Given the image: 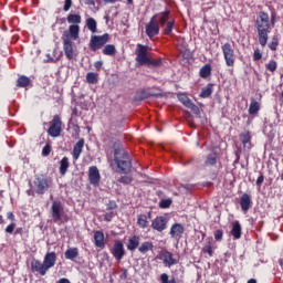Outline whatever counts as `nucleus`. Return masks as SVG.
<instances>
[{"label": "nucleus", "mask_w": 283, "mask_h": 283, "mask_svg": "<svg viewBox=\"0 0 283 283\" xmlns=\"http://www.w3.org/2000/svg\"><path fill=\"white\" fill-rule=\"evenodd\" d=\"M66 21L70 23V27L62 34V45L67 61H72L74 59L73 41H78L81 36V23L83 18L78 13H69Z\"/></svg>", "instance_id": "f257e3e1"}, {"label": "nucleus", "mask_w": 283, "mask_h": 283, "mask_svg": "<svg viewBox=\"0 0 283 283\" xmlns=\"http://www.w3.org/2000/svg\"><path fill=\"white\" fill-rule=\"evenodd\" d=\"M111 167L117 171V174L132 172V158L129 157V153H127L122 145H117L114 148V159L111 161Z\"/></svg>", "instance_id": "f03ea898"}, {"label": "nucleus", "mask_w": 283, "mask_h": 283, "mask_svg": "<svg viewBox=\"0 0 283 283\" xmlns=\"http://www.w3.org/2000/svg\"><path fill=\"white\" fill-rule=\"evenodd\" d=\"M254 28L256 30L260 45L265 48L266 43H269V34H271L272 30L269 13L260 11L256 15Z\"/></svg>", "instance_id": "7ed1b4c3"}, {"label": "nucleus", "mask_w": 283, "mask_h": 283, "mask_svg": "<svg viewBox=\"0 0 283 283\" xmlns=\"http://www.w3.org/2000/svg\"><path fill=\"white\" fill-rule=\"evenodd\" d=\"M109 43V33H104L103 35H92L88 48L91 52H97L101 48L104 56H115L116 55V45L107 44Z\"/></svg>", "instance_id": "20e7f679"}, {"label": "nucleus", "mask_w": 283, "mask_h": 283, "mask_svg": "<svg viewBox=\"0 0 283 283\" xmlns=\"http://www.w3.org/2000/svg\"><path fill=\"white\" fill-rule=\"evenodd\" d=\"M149 46L137 44V49L135 51L136 62L138 63V65H154L155 67H158L161 62L158 60H151L150 56L147 54Z\"/></svg>", "instance_id": "39448f33"}, {"label": "nucleus", "mask_w": 283, "mask_h": 283, "mask_svg": "<svg viewBox=\"0 0 283 283\" xmlns=\"http://www.w3.org/2000/svg\"><path fill=\"white\" fill-rule=\"evenodd\" d=\"M50 187H52V179L45 175L36 176L33 184H31V189H34L38 196H43V193H46V191L50 190Z\"/></svg>", "instance_id": "423d86ee"}, {"label": "nucleus", "mask_w": 283, "mask_h": 283, "mask_svg": "<svg viewBox=\"0 0 283 283\" xmlns=\"http://www.w3.org/2000/svg\"><path fill=\"white\" fill-rule=\"evenodd\" d=\"M222 53H223V59L226 61V65L228 67H233L235 65V50H233V46L231 43L226 42L221 46Z\"/></svg>", "instance_id": "0eeeda50"}, {"label": "nucleus", "mask_w": 283, "mask_h": 283, "mask_svg": "<svg viewBox=\"0 0 283 283\" xmlns=\"http://www.w3.org/2000/svg\"><path fill=\"white\" fill-rule=\"evenodd\" d=\"M50 127L48 129L49 136L52 138H59L61 136L63 120H61L60 115H54L53 119L49 123Z\"/></svg>", "instance_id": "6e6552de"}, {"label": "nucleus", "mask_w": 283, "mask_h": 283, "mask_svg": "<svg viewBox=\"0 0 283 283\" xmlns=\"http://www.w3.org/2000/svg\"><path fill=\"white\" fill-rule=\"evenodd\" d=\"M146 34L149 39H154V36L160 34V24L158 20H156V15H153L150 21L146 24Z\"/></svg>", "instance_id": "1a4fd4ad"}, {"label": "nucleus", "mask_w": 283, "mask_h": 283, "mask_svg": "<svg viewBox=\"0 0 283 283\" xmlns=\"http://www.w3.org/2000/svg\"><path fill=\"white\" fill-rule=\"evenodd\" d=\"M167 224H169V220H167V217L158 216L151 221L150 227L154 231L163 233V231H166Z\"/></svg>", "instance_id": "9d476101"}, {"label": "nucleus", "mask_w": 283, "mask_h": 283, "mask_svg": "<svg viewBox=\"0 0 283 283\" xmlns=\"http://www.w3.org/2000/svg\"><path fill=\"white\" fill-rule=\"evenodd\" d=\"M159 260L163 261V264L166 265L168 269L178 264V260L174 258V253L169 252V250H163L159 252Z\"/></svg>", "instance_id": "9b49d317"}, {"label": "nucleus", "mask_w": 283, "mask_h": 283, "mask_svg": "<svg viewBox=\"0 0 283 283\" xmlns=\"http://www.w3.org/2000/svg\"><path fill=\"white\" fill-rule=\"evenodd\" d=\"M111 253L113 255V258H115V260H117V262H120V260H123V258H125V245H123V241L117 240L115 241Z\"/></svg>", "instance_id": "f8f14e48"}, {"label": "nucleus", "mask_w": 283, "mask_h": 283, "mask_svg": "<svg viewBox=\"0 0 283 283\" xmlns=\"http://www.w3.org/2000/svg\"><path fill=\"white\" fill-rule=\"evenodd\" d=\"M88 181H90V185H92L93 187H99L101 171L98 170V167L91 166L88 168Z\"/></svg>", "instance_id": "ddd939ff"}, {"label": "nucleus", "mask_w": 283, "mask_h": 283, "mask_svg": "<svg viewBox=\"0 0 283 283\" xmlns=\"http://www.w3.org/2000/svg\"><path fill=\"white\" fill-rule=\"evenodd\" d=\"M63 213V205L59 200H54L51 206V216L53 218V222H59L62 220Z\"/></svg>", "instance_id": "4468645a"}, {"label": "nucleus", "mask_w": 283, "mask_h": 283, "mask_svg": "<svg viewBox=\"0 0 283 283\" xmlns=\"http://www.w3.org/2000/svg\"><path fill=\"white\" fill-rule=\"evenodd\" d=\"M169 235L172 240H181L182 235H185V226L182 223H174L170 227Z\"/></svg>", "instance_id": "2eb2a0df"}, {"label": "nucleus", "mask_w": 283, "mask_h": 283, "mask_svg": "<svg viewBox=\"0 0 283 283\" xmlns=\"http://www.w3.org/2000/svg\"><path fill=\"white\" fill-rule=\"evenodd\" d=\"M171 10L165 9V11L156 13L154 17H156V21H158L160 28H165L168 22L174 21V19L170 18Z\"/></svg>", "instance_id": "dca6fc26"}, {"label": "nucleus", "mask_w": 283, "mask_h": 283, "mask_svg": "<svg viewBox=\"0 0 283 283\" xmlns=\"http://www.w3.org/2000/svg\"><path fill=\"white\" fill-rule=\"evenodd\" d=\"M31 270L33 273H40V275H45L48 273V268H45V263H41V261L34 259L31 261Z\"/></svg>", "instance_id": "f3484780"}, {"label": "nucleus", "mask_w": 283, "mask_h": 283, "mask_svg": "<svg viewBox=\"0 0 283 283\" xmlns=\"http://www.w3.org/2000/svg\"><path fill=\"white\" fill-rule=\"evenodd\" d=\"M83 147H85V139L81 138L73 147V160H78L81 154H83Z\"/></svg>", "instance_id": "a211bd4d"}, {"label": "nucleus", "mask_w": 283, "mask_h": 283, "mask_svg": "<svg viewBox=\"0 0 283 283\" xmlns=\"http://www.w3.org/2000/svg\"><path fill=\"white\" fill-rule=\"evenodd\" d=\"M43 263L46 268V271H50V269L56 264V252H48L44 256Z\"/></svg>", "instance_id": "6ab92c4d"}, {"label": "nucleus", "mask_w": 283, "mask_h": 283, "mask_svg": "<svg viewBox=\"0 0 283 283\" xmlns=\"http://www.w3.org/2000/svg\"><path fill=\"white\" fill-rule=\"evenodd\" d=\"M239 138H240V142L242 143V145H243V147H244V149H251V147H253L252 145H251V132H249V130H245V132H243V133H241L240 135H239Z\"/></svg>", "instance_id": "aec40b11"}, {"label": "nucleus", "mask_w": 283, "mask_h": 283, "mask_svg": "<svg viewBox=\"0 0 283 283\" xmlns=\"http://www.w3.org/2000/svg\"><path fill=\"white\" fill-rule=\"evenodd\" d=\"M251 196H249V193H243L240 198V207L241 210L244 211V213H247V211H249V209H251Z\"/></svg>", "instance_id": "412c9836"}, {"label": "nucleus", "mask_w": 283, "mask_h": 283, "mask_svg": "<svg viewBox=\"0 0 283 283\" xmlns=\"http://www.w3.org/2000/svg\"><path fill=\"white\" fill-rule=\"evenodd\" d=\"M230 233L233 240H240V238H242V226L240 224V221H234L232 223V229Z\"/></svg>", "instance_id": "4be33fe9"}, {"label": "nucleus", "mask_w": 283, "mask_h": 283, "mask_svg": "<svg viewBox=\"0 0 283 283\" xmlns=\"http://www.w3.org/2000/svg\"><path fill=\"white\" fill-rule=\"evenodd\" d=\"M94 243L97 249H103V247H105V234L103 231L94 232Z\"/></svg>", "instance_id": "5701e85b"}, {"label": "nucleus", "mask_w": 283, "mask_h": 283, "mask_svg": "<svg viewBox=\"0 0 283 283\" xmlns=\"http://www.w3.org/2000/svg\"><path fill=\"white\" fill-rule=\"evenodd\" d=\"M139 247H140V238L138 235L130 237L127 243V250L135 251Z\"/></svg>", "instance_id": "b1692460"}, {"label": "nucleus", "mask_w": 283, "mask_h": 283, "mask_svg": "<svg viewBox=\"0 0 283 283\" xmlns=\"http://www.w3.org/2000/svg\"><path fill=\"white\" fill-rule=\"evenodd\" d=\"M216 165H218V153L213 151L206 157L205 166L216 167Z\"/></svg>", "instance_id": "393cba45"}, {"label": "nucleus", "mask_w": 283, "mask_h": 283, "mask_svg": "<svg viewBox=\"0 0 283 283\" xmlns=\"http://www.w3.org/2000/svg\"><path fill=\"white\" fill-rule=\"evenodd\" d=\"M69 169H70V158L63 157L60 160V167H59L60 175L65 176V174H67Z\"/></svg>", "instance_id": "a878e982"}, {"label": "nucleus", "mask_w": 283, "mask_h": 283, "mask_svg": "<svg viewBox=\"0 0 283 283\" xmlns=\"http://www.w3.org/2000/svg\"><path fill=\"white\" fill-rule=\"evenodd\" d=\"M138 251L145 255L149 253V251H154V243L151 241H145L138 247Z\"/></svg>", "instance_id": "bb28decb"}, {"label": "nucleus", "mask_w": 283, "mask_h": 283, "mask_svg": "<svg viewBox=\"0 0 283 283\" xmlns=\"http://www.w3.org/2000/svg\"><path fill=\"white\" fill-rule=\"evenodd\" d=\"M137 226L139 229H147L149 227V220L147 219V214L142 213L137 216Z\"/></svg>", "instance_id": "cd10ccee"}, {"label": "nucleus", "mask_w": 283, "mask_h": 283, "mask_svg": "<svg viewBox=\"0 0 283 283\" xmlns=\"http://www.w3.org/2000/svg\"><path fill=\"white\" fill-rule=\"evenodd\" d=\"M149 96H151V94H149V92L142 88L136 92V94L134 96V101H136V102L145 101V99L149 98Z\"/></svg>", "instance_id": "c85d7f7f"}, {"label": "nucleus", "mask_w": 283, "mask_h": 283, "mask_svg": "<svg viewBox=\"0 0 283 283\" xmlns=\"http://www.w3.org/2000/svg\"><path fill=\"white\" fill-rule=\"evenodd\" d=\"M213 94V84H208L199 94L200 98H209Z\"/></svg>", "instance_id": "c756f323"}, {"label": "nucleus", "mask_w": 283, "mask_h": 283, "mask_svg": "<svg viewBox=\"0 0 283 283\" xmlns=\"http://www.w3.org/2000/svg\"><path fill=\"white\" fill-rule=\"evenodd\" d=\"M66 260H75L78 258V248H70L64 253Z\"/></svg>", "instance_id": "7c9ffc66"}, {"label": "nucleus", "mask_w": 283, "mask_h": 283, "mask_svg": "<svg viewBox=\"0 0 283 283\" xmlns=\"http://www.w3.org/2000/svg\"><path fill=\"white\" fill-rule=\"evenodd\" d=\"M199 76L201 78H209L211 76V64L203 65L199 71Z\"/></svg>", "instance_id": "2f4dec72"}, {"label": "nucleus", "mask_w": 283, "mask_h": 283, "mask_svg": "<svg viewBox=\"0 0 283 283\" xmlns=\"http://www.w3.org/2000/svg\"><path fill=\"white\" fill-rule=\"evenodd\" d=\"M30 83H32V80L25 75H22L17 80V87H28Z\"/></svg>", "instance_id": "473e14b6"}, {"label": "nucleus", "mask_w": 283, "mask_h": 283, "mask_svg": "<svg viewBox=\"0 0 283 283\" xmlns=\"http://www.w3.org/2000/svg\"><path fill=\"white\" fill-rule=\"evenodd\" d=\"M258 112H260V104L255 101V98H253L250 103L249 114L250 116H255Z\"/></svg>", "instance_id": "72a5a7b5"}, {"label": "nucleus", "mask_w": 283, "mask_h": 283, "mask_svg": "<svg viewBox=\"0 0 283 283\" xmlns=\"http://www.w3.org/2000/svg\"><path fill=\"white\" fill-rule=\"evenodd\" d=\"M174 25H176V20H170L168 23L164 27V34L166 36H171L174 32Z\"/></svg>", "instance_id": "f704fd0d"}, {"label": "nucleus", "mask_w": 283, "mask_h": 283, "mask_svg": "<svg viewBox=\"0 0 283 283\" xmlns=\"http://www.w3.org/2000/svg\"><path fill=\"white\" fill-rule=\"evenodd\" d=\"M86 82L90 85H96V83H98V74L94 72H88L86 74Z\"/></svg>", "instance_id": "c9c22d12"}, {"label": "nucleus", "mask_w": 283, "mask_h": 283, "mask_svg": "<svg viewBox=\"0 0 283 283\" xmlns=\"http://www.w3.org/2000/svg\"><path fill=\"white\" fill-rule=\"evenodd\" d=\"M86 28L87 30L93 32V34L96 33V28H97L96 20L94 18L86 19Z\"/></svg>", "instance_id": "e433bc0d"}, {"label": "nucleus", "mask_w": 283, "mask_h": 283, "mask_svg": "<svg viewBox=\"0 0 283 283\" xmlns=\"http://www.w3.org/2000/svg\"><path fill=\"white\" fill-rule=\"evenodd\" d=\"M117 182H119L120 185H132V182H134V177L132 176H122L117 179Z\"/></svg>", "instance_id": "4c0bfd02"}, {"label": "nucleus", "mask_w": 283, "mask_h": 283, "mask_svg": "<svg viewBox=\"0 0 283 283\" xmlns=\"http://www.w3.org/2000/svg\"><path fill=\"white\" fill-rule=\"evenodd\" d=\"M265 70L274 74V72L277 70V61L271 60L270 63L265 64Z\"/></svg>", "instance_id": "58836bf2"}, {"label": "nucleus", "mask_w": 283, "mask_h": 283, "mask_svg": "<svg viewBox=\"0 0 283 283\" xmlns=\"http://www.w3.org/2000/svg\"><path fill=\"white\" fill-rule=\"evenodd\" d=\"M178 101H180L182 105H185V107H187L191 103V98H189L187 94H178Z\"/></svg>", "instance_id": "ea45409f"}, {"label": "nucleus", "mask_w": 283, "mask_h": 283, "mask_svg": "<svg viewBox=\"0 0 283 283\" xmlns=\"http://www.w3.org/2000/svg\"><path fill=\"white\" fill-rule=\"evenodd\" d=\"M159 282L160 283H177L176 279L169 280V275L167 273L160 274Z\"/></svg>", "instance_id": "a19ab883"}, {"label": "nucleus", "mask_w": 283, "mask_h": 283, "mask_svg": "<svg viewBox=\"0 0 283 283\" xmlns=\"http://www.w3.org/2000/svg\"><path fill=\"white\" fill-rule=\"evenodd\" d=\"M171 199H163L160 202H159V208L160 209H169L171 207Z\"/></svg>", "instance_id": "79ce46f5"}, {"label": "nucleus", "mask_w": 283, "mask_h": 283, "mask_svg": "<svg viewBox=\"0 0 283 283\" xmlns=\"http://www.w3.org/2000/svg\"><path fill=\"white\" fill-rule=\"evenodd\" d=\"M202 253L209 254V258H213V247H211V243H208L202 248Z\"/></svg>", "instance_id": "37998d69"}, {"label": "nucleus", "mask_w": 283, "mask_h": 283, "mask_svg": "<svg viewBox=\"0 0 283 283\" xmlns=\"http://www.w3.org/2000/svg\"><path fill=\"white\" fill-rule=\"evenodd\" d=\"M188 109H191L193 114L197 116L200 114V107L198 105L193 104V102H190L189 105L186 106Z\"/></svg>", "instance_id": "c03bdc74"}, {"label": "nucleus", "mask_w": 283, "mask_h": 283, "mask_svg": "<svg viewBox=\"0 0 283 283\" xmlns=\"http://www.w3.org/2000/svg\"><path fill=\"white\" fill-rule=\"evenodd\" d=\"M213 235H214V240L217 242H222V239L224 238V231L223 230H216Z\"/></svg>", "instance_id": "a18cd8bd"}, {"label": "nucleus", "mask_w": 283, "mask_h": 283, "mask_svg": "<svg viewBox=\"0 0 283 283\" xmlns=\"http://www.w3.org/2000/svg\"><path fill=\"white\" fill-rule=\"evenodd\" d=\"M277 45H280V41L277 40V38H273L271 43L269 44L270 50H272V52H275V50H277Z\"/></svg>", "instance_id": "49530a36"}, {"label": "nucleus", "mask_w": 283, "mask_h": 283, "mask_svg": "<svg viewBox=\"0 0 283 283\" xmlns=\"http://www.w3.org/2000/svg\"><path fill=\"white\" fill-rule=\"evenodd\" d=\"M52 153V146L50 144H46L43 148H42V156H50V154Z\"/></svg>", "instance_id": "de8ad7c7"}, {"label": "nucleus", "mask_w": 283, "mask_h": 283, "mask_svg": "<svg viewBox=\"0 0 283 283\" xmlns=\"http://www.w3.org/2000/svg\"><path fill=\"white\" fill-rule=\"evenodd\" d=\"M14 229H17V223L11 222L9 226H7L4 231H6V233L12 234V233H14Z\"/></svg>", "instance_id": "09e8293b"}, {"label": "nucleus", "mask_w": 283, "mask_h": 283, "mask_svg": "<svg viewBox=\"0 0 283 283\" xmlns=\"http://www.w3.org/2000/svg\"><path fill=\"white\" fill-rule=\"evenodd\" d=\"M72 6H73L72 0H64L63 10L65 12H70V10L72 9Z\"/></svg>", "instance_id": "8fccbe9b"}, {"label": "nucleus", "mask_w": 283, "mask_h": 283, "mask_svg": "<svg viewBox=\"0 0 283 283\" xmlns=\"http://www.w3.org/2000/svg\"><path fill=\"white\" fill-rule=\"evenodd\" d=\"M262 59V52H260V49H255L253 53V61H260Z\"/></svg>", "instance_id": "3c124183"}, {"label": "nucleus", "mask_w": 283, "mask_h": 283, "mask_svg": "<svg viewBox=\"0 0 283 283\" xmlns=\"http://www.w3.org/2000/svg\"><path fill=\"white\" fill-rule=\"evenodd\" d=\"M263 182H264V175L261 172L256 179V187H262Z\"/></svg>", "instance_id": "603ef678"}, {"label": "nucleus", "mask_w": 283, "mask_h": 283, "mask_svg": "<svg viewBox=\"0 0 283 283\" xmlns=\"http://www.w3.org/2000/svg\"><path fill=\"white\" fill-rule=\"evenodd\" d=\"M120 271H122V274L119 275V279L120 280H127V276H128L127 269L122 268Z\"/></svg>", "instance_id": "864d4df0"}, {"label": "nucleus", "mask_w": 283, "mask_h": 283, "mask_svg": "<svg viewBox=\"0 0 283 283\" xmlns=\"http://www.w3.org/2000/svg\"><path fill=\"white\" fill-rule=\"evenodd\" d=\"M112 218H114V212H107L104 214L105 222H112Z\"/></svg>", "instance_id": "5fc2aeb1"}, {"label": "nucleus", "mask_w": 283, "mask_h": 283, "mask_svg": "<svg viewBox=\"0 0 283 283\" xmlns=\"http://www.w3.org/2000/svg\"><path fill=\"white\" fill-rule=\"evenodd\" d=\"M7 218L11 222H14L17 220V218L14 217V213L12 211L7 212Z\"/></svg>", "instance_id": "6e6d98bb"}, {"label": "nucleus", "mask_w": 283, "mask_h": 283, "mask_svg": "<svg viewBox=\"0 0 283 283\" xmlns=\"http://www.w3.org/2000/svg\"><path fill=\"white\" fill-rule=\"evenodd\" d=\"M94 67H95L96 70H101V67H103V62H102V61L95 62V63H94Z\"/></svg>", "instance_id": "4d7b16f0"}, {"label": "nucleus", "mask_w": 283, "mask_h": 283, "mask_svg": "<svg viewBox=\"0 0 283 283\" xmlns=\"http://www.w3.org/2000/svg\"><path fill=\"white\" fill-rule=\"evenodd\" d=\"M86 6H96V2L94 0H85Z\"/></svg>", "instance_id": "13d9d810"}, {"label": "nucleus", "mask_w": 283, "mask_h": 283, "mask_svg": "<svg viewBox=\"0 0 283 283\" xmlns=\"http://www.w3.org/2000/svg\"><path fill=\"white\" fill-rule=\"evenodd\" d=\"M270 23H271V28H273V25H275V14L271 15Z\"/></svg>", "instance_id": "bf43d9fd"}, {"label": "nucleus", "mask_w": 283, "mask_h": 283, "mask_svg": "<svg viewBox=\"0 0 283 283\" xmlns=\"http://www.w3.org/2000/svg\"><path fill=\"white\" fill-rule=\"evenodd\" d=\"M27 193H28V196H34V193H36V191H34V189L31 188V189L27 190Z\"/></svg>", "instance_id": "052dcab7"}, {"label": "nucleus", "mask_w": 283, "mask_h": 283, "mask_svg": "<svg viewBox=\"0 0 283 283\" xmlns=\"http://www.w3.org/2000/svg\"><path fill=\"white\" fill-rule=\"evenodd\" d=\"M73 116H78V108L74 107L72 111Z\"/></svg>", "instance_id": "680f3d73"}, {"label": "nucleus", "mask_w": 283, "mask_h": 283, "mask_svg": "<svg viewBox=\"0 0 283 283\" xmlns=\"http://www.w3.org/2000/svg\"><path fill=\"white\" fill-rule=\"evenodd\" d=\"M22 231H23V228H18V229L15 230V232H14V235L21 234Z\"/></svg>", "instance_id": "e2e57ef3"}, {"label": "nucleus", "mask_w": 283, "mask_h": 283, "mask_svg": "<svg viewBox=\"0 0 283 283\" xmlns=\"http://www.w3.org/2000/svg\"><path fill=\"white\" fill-rule=\"evenodd\" d=\"M62 218H63L64 222H70V217H67V214H64Z\"/></svg>", "instance_id": "0e129e2a"}, {"label": "nucleus", "mask_w": 283, "mask_h": 283, "mask_svg": "<svg viewBox=\"0 0 283 283\" xmlns=\"http://www.w3.org/2000/svg\"><path fill=\"white\" fill-rule=\"evenodd\" d=\"M104 3H116V0H104Z\"/></svg>", "instance_id": "69168bd1"}, {"label": "nucleus", "mask_w": 283, "mask_h": 283, "mask_svg": "<svg viewBox=\"0 0 283 283\" xmlns=\"http://www.w3.org/2000/svg\"><path fill=\"white\" fill-rule=\"evenodd\" d=\"M247 283H258L255 279H250Z\"/></svg>", "instance_id": "338daca9"}, {"label": "nucleus", "mask_w": 283, "mask_h": 283, "mask_svg": "<svg viewBox=\"0 0 283 283\" xmlns=\"http://www.w3.org/2000/svg\"><path fill=\"white\" fill-rule=\"evenodd\" d=\"M4 220H3V214H0V224H3Z\"/></svg>", "instance_id": "774afa93"}]
</instances>
